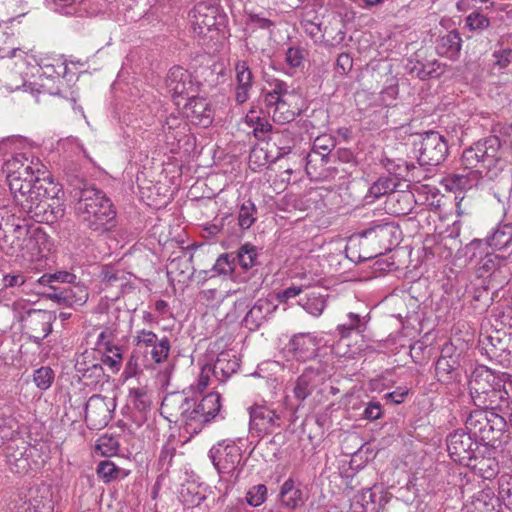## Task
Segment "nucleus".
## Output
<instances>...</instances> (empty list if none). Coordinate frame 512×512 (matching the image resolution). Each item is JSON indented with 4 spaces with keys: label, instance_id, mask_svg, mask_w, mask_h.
Wrapping results in <instances>:
<instances>
[{
    "label": "nucleus",
    "instance_id": "obj_45",
    "mask_svg": "<svg viewBox=\"0 0 512 512\" xmlns=\"http://www.w3.org/2000/svg\"><path fill=\"white\" fill-rule=\"evenodd\" d=\"M444 70V65L437 60L426 63L417 62L410 68V72L422 80L437 78L444 73Z\"/></svg>",
    "mask_w": 512,
    "mask_h": 512
},
{
    "label": "nucleus",
    "instance_id": "obj_33",
    "mask_svg": "<svg viewBox=\"0 0 512 512\" xmlns=\"http://www.w3.org/2000/svg\"><path fill=\"white\" fill-rule=\"evenodd\" d=\"M459 362L456 356L441 355L435 363V373L439 382L449 384L458 378Z\"/></svg>",
    "mask_w": 512,
    "mask_h": 512
},
{
    "label": "nucleus",
    "instance_id": "obj_49",
    "mask_svg": "<svg viewBox=\"0 0 512 512\" xmlns=\"http://www.w3.org/2000/svg\"><path fill=\"white\" fill-rule=\"evenodd\" d=\"M102 356L98 358L102 364L107 365L112 372L116 373L120 370L123 362L122 348L118 345H111L101 351Z\"/></svg>",
    "mask_w": 512,
    "mask_h": 512
},
{
    "label": "nucleus",
    "instance_id": "obj_25",
    "mask_svg": "<svg viewBox=\"0 0 512 512\" xmlns=\"http://www.w3.org/2000/svg\"><path fill=\"white\" fill-rule=\"evenodd\" d=\"M29 450L24 441H20V445L12 441L5 446L6 462L12 472L25 474L31 469L29 456L27 454Z\"/></svg>",
    "mask_w": 512,
    "mask_h": 512
},
{
    "label": "nucleus",
    "instance_id": "obj_1",
    "mask_svg": "<svg viewBox=\"0 0 512 512\" xmlns=\"http://www.w3.org/2000/svg\"><path fill=\"white\" fill-rule=\"evenodd\" d=\"M44 165L36 159L34 169H27L19 174V182L27 184V188L22 187L20 190H10L13 194L14 202L21 208L23 213L38 222H53L63 216L64 210L58 206L53 208L48 203L51 197L48 188L45 186L47 177L45 175Z\"/></svg>",
    "mask_w": 512,
    "mask_h": 512
},
{
    "label": "nucleus",
    "instance_id": "obj_42",
    "mask_svg": "<svg viewBox=\"0 0 512 512\" xmlns=\"http://www.w3.org/2000/svg\"><path fill=\"white\" fill-rule=\"evenodd\" d=\"M148 361L145 351L134 348L125 365V369L123 371L124 377L128 379L139 375L142 373L143 369L150 366Z\"/></svg>",
    "mask_w": 512,
    "mask_h": 512
},
{
    "label": "nucleus",
    "instance_id": "obj_24",
    "mask_svg": "<svg viewBox=\"0 0 512 512\" xmlns=\"http://www.w3.org/2000/svg\"><path fill=\"white\" fill-rule=\"evenodd\" d=\"M288 352L299 361H307L316 356L318 341L310 333H299L294 335L287 345Z\"/></svg>",
    "mask_w": 512,
    "mask_h": 512
},
{
    "label": "nucleus",
    "instance_id": "obj_4",
    "mask_svg": "<svg viewBox=\"0 0 512 512\" xmlns=\"http://www.w3.org/2000/svg\"><path fill=\"white\" fill-rule=\"evenodd\" d=\"M500 148L501 141L496 136L480 140L463 151L462 165L479 174L489 171L500 160Z\"/></svg>",
    "mask_w": 512,
    "mask_h": 512
},
{
    "label": "nucleus",
    "instance_id": "obj_12",
    "mask_svg": "<svg viewBox=\"0 0 512 512\" xmlns=\"http://www.w3.org/2000/svg\"><path fill=\"white\" fill-rule=\"evenodd\" d=\"M115 408L114 398L100 394L92 395L85 405V421L87 426L90 429L96 430L106 427L112 419Z\"/></svg>",
    "mask_w": 512,
    "mask_h": 512
},
{
    "label": "nucleus",
    "instance_id": "obj_13",
    "mask_svg": "<svg viewBox=\"0 0 512 512\" xmlns=\"http://www.w3.org/2000/svg\"><path fill=\"white\" fill-rule=\"evenodd\" d=\"M447 451L451 459L463 465H471L478 441L464 430L450 433L446 439Z\"/></svg>",
    "mask_w": 512,
    "mask_h": 512
},
{
    "label": "nucleus",
    "instance_id": "obj_50",
    "mask_svg": "<svg viewBox=\"0 0 512 512\" xmlns=\"http://www.w3.org/2000/svg\"><path fill=\"white\" fill-rule=\"evenodd\" d=\"M298 303L307 313L314 317H319L326 307L325 298L314 292L308 294L305 298H301Z\"/></svg>",
    "mask_w": 512,
    "mask_h": 512
},
{
    "label": "nucleus",
    "instance_id": "obj_30",
    "mask_svg": "<svg viewBox=\"0 0 512 512\" xmlns=\"http://www.w3.org/2000/svg\"><path fill=\"white\" fill-rule=\"evenodd\" d=\"M239 359L230 352H221L212 368H208V372L212 371L214 377L220 382L226 381L239 369Z\"/></svg>",
    "mask_w": 512,
    "mask_h": 512
},
{
    "label": "nucleus",
    "instance_id": "obj_22",
    "mask_svg": "<svg viewBox=\"0 0 512 512\" xmlns=\"http://www.w3.org/2000/svg\"><path fill=\"white\" fill-rule=\"evenodd\" d=\"M36 159L26 153H17L11 159L6 161L4 171L7 174V182L10 190H20L27 188V184L19 182V174L27 169H34Z\"/></svg>",
    "mask_w": 512,
    "mask_h": 512
},
{
    "label": "nucleus",
    "instance_id": "obj_34",
    "mask_svg": "<svg viewBox=\"0 0 512 512\" xmlns=\"http://www.w3.org/2000/svg\"><path fill=\"white\" fill-rule=\"evenodd\" d=\"M386 503L383 493L372 488L364 489L356 496V504L361 506L362 512H380Z\"/></svg>",
    "mask_w": 512,
    "mask_h": 512
},
{
    "label": "nucleus",
    "instance_id": "obj_20",
    "mask_svg": "<svg viewBox=\"0 0 512 512\" xmlns=\"http://www.w3.org/2000/svg\"><path fill=\"white\" fill-rule=\"evenodd\" d=\"M75 370L86 386L97 385L106 379L103 364L94 352L85 351L75 363Z\"/></svg>",
    "mask_w": 512,
    "mask_h": 512
},
{
    "label": "nucleus",
    "instance_id": "obj_54",
    "mask_svg": "<svg viewBox=\"0 0 512 512\" xmlns=\"http://www.w3.org/2000/svg\"><path fill=\"white\" fill-rule=\"evenodd\" d=\"M504 260L505 257H500L493 253L485 254L484 258L476 265L479 276L491 275L500 267Z\"/></svg>",
    "mask_w": 512,
    "mask_h": 512
},
{
    "label": "nucleus",
    "instance_id": "obj_3",
    "mask_svg": "<svg viewBox=\"0 0 512 512\" xmlns=\"http://www.w3.org/2000/svg\"><path fill=\"white\" fill-rule=\"evenodd\" d=\"M194 38L203 44L218 40L224 35L227 16L220 7L210 1H200L189 12Z\"/></svg>",
    "mask_w": 512,
    "mask_h": 512
},
{
    "label": "nucleus",
    "instance_id": "obj_28",
    "mask_svg": "<svg viewBox=\"0 0 512 512\" xmlns=\"http://www.w3.org/2000/svg\"><path fill=\"white\" fill-rule=\"evenodd\" d=\"M277 309L267 298L258 299L246 313L243 323L251 331L257 330Z\"/></svg>",
    "mask_w": 512,
    "mask_h": 512
},
{
    "label": "nucleus",
    "instance_id": "obj_14",
    "mask_svg": "<svg viewBox=\"0 0 512 512\" xmlns=\"http://www.w3.org/2000/svg\"><path fill=\"white\" fill-rule=\"evenodd\" d=\"M335 147L334 139L329 135L317 137L311 151L306 156L305 170L311 178H319L325 171L329 155Z\"/></svg>",
    "mask_w": 512,
    "mask_h": 512
},
{
    "label": "nucleus",
    "instance_id": "obj_5",
    "mask_svg": "<svg viewBox=\"0 0 512 512\" xmlns=\"http://www.w3.org/2000/svg\"><path fill=\"white\" fill-rule=\"evenodd\" d=\"M401 231L394 222L375 223L359 232L363 246H370L372 252L363 259L377 257L392 250L399 243Z\"/></svg>",
    "mask_w": 512,
    "mask_h": 512
},
{
    "label": "nucleus",
    "instance_id": "obj_64",
    "mask_svg": "<svg viewBox=\"0 0 512 512\" xmlns=\"http://www.w3.org/2000/svg\"><path fill=\"white\" fill-rule=\"evenodd\" d=\"M235 261L236 258L232 254H222L213 268L218 274L228 275L234 271Z\"/></svg>",
    "mask_w": 512,
    "mask_h": 512
},
{
    "label": "nucleus",
    "instance_id": "obj_16",
    "mask_svg": "<svg viewBox=\"0 0 512 512\" xmlns=\"http://www.w3.org/2000/svg\"><path fill=\"white\" fill-rule=\"evenodd\" d=\"M190 397L183 392L167 394L160 407V413L169 422L180 423L188 428Z\"/></svg>",
    "mask_w": 512,
    "mask_h": 512
},
{
    "label": "nucleus",
    "instance_id": "obj_55",
    "mask_svg": "<svg viewBox=\"0 0 512 512\" xmlns=\"http://www.w3.org/2000/svg\"><path fill=\"white\" fill-rule=\"evenodd\" d=\"M133 341L135 348L145 351V355L147 356L148 349L155 346V344H158L160 342V338L153 331L142 329L136 332Z\"/></svg>",
    "mask_w": 512,
    "mask_h": 512
},
{
    "label": "nucleus",
    "instance_id": "obj_36",
    "mask_svg": "<svg viewBox=\"0 0 512 512\" xmlns=\"http://www.w3.org/2000/svg\"><path fill=\"white\" fill-rule=\"evenodd\" d=\"M398 186V179L392 175L380 176L369 188L365 198L373 202L380 197L395 191Z\"/></svg>",
    "mask_w": 512,
    "mask_h": 512
},
{
    "label": "nucleus",
    "instance_id": "obj_37",
    "mask_svg": "<svg viewBox=\"0 0 512 512\" xmlns=\"http://www.w3.org/2000/svg\"><path fill=\"white\" fill-rule=\"evenodd\" d=\"M466 466L470 467L476 475L486 480L495 478L499 473L498 461L493 457H476L474 455L471 465Z\"/></svg>",
    "mask_w": 512,
    "mask_h": 512
},
{
    "label": "nucleus",
    "instance_id": "obj_48",
    "mask_svg": "<svg viewBox=\"0 0 512 512\" xmlns=\"http://www.w3.org/2000/svg\"><path fill=\"white\" fill-rule=\"evenodd\" d=\"M17 431V421L13 416L11 406L0 407V435L7 440H12Z\"/></svg>",
    "mask_w": 512,
    "mask_h": 512
},
{
    "label": "nucleus",
    "instance_id": "obj_53",
    "mask_svg": "<svg viewBox=\"0 0 512 512\" xmlns=\"http://www.w3.org/2000/svg\"><path fill=\"white\" fill-rule=\"evenodd\" d=\"M490 24V19L480 10H474L465 18V27L472 32L482 33Z\"/></svg>",
    "mask_w": 512,
    "mask_h": 512
},
{
    "label": "nucleus",
    "instance_id": "obj_19",
    "mask_svg": "<svg viewBox=\"0 0 512 512\" xmlns=\"http://www.w3.org/2000/svg\"><path fill=\"white\" fill-rule=\"evenodd\" d=\"M167 91L176 100L188 98L197 92L191 73L180 66L172 67L165 79Z\"/></svg>",
    "mask_w": 512,
    "mask_h": 512
},
{
    "label": "nucleus",
    "instance_id": "obj_38",
    "mask_svg": "<svg viewBox=\"0 0 512 512\" xmlns=\"http://www.w3.org/2000/svg\"><path fill=\"white\" fill-rule=\"evenodd\" d=\"M369 321V315L360 316L359 314L350 312L347 314L346 322L339 324L336 328L341 339L348 338L353 332L362 334Z\"/></svg>",
    "mask_w": 512,
    "mask_h": 512
},
{
    "label": "nucleus",
    "instance_id": "obj_18",
    "mask_svg": "<svg viewBox=\"0 0 512 512\" xmlns=\"http://www.w3.org/2000/svg\"><path fill=\"white\" fill-rule=\"evenodd\" d=\"M234 100L238 105L246 103L251 96L255 76L245 60H236L233 64Z\"/></svg>",
    "mask_w": 512,
    "mask_h": 512
},
{
    "label": "nucleus",
    "instance_id": "obj_39",
    "mask_svg": "<svg viewBox=\"0 0 512 512\" xmlns=\"http://www.w3.org/2000/svg\"><path fill=\"white\" fill-rule=\"evenodd\" d=\"M479 352L489 360L498 361L507 350L505 342L499 336L487 335L480 340Z\"/></svg>",
    "mask_w": 512,
    "mask_h": 512
},
{
    "label": "nucleus",
    "instance_id": "obj_43",
    "mask_svg": "<svg viewBox=\"0 0 512 512\" xmlns=\"http://www.w3.org/2000/svg\"><path fill=\"white\" fill-rule=\"evenodd\" d=\"M96 473L104 483L121 480L129 475V471L116 466L110 460H103L97 465Z\"/></svg>",
    "mask_w": 512,
    "mask_h": 512
},
{
    "label": "nucleus",
    "instance_id": "obj_21",
    "mask_svg": "<svg viewBox=\"0 0 512 512\" xmlns=\"http://www.w3.org/2000/svg\"><path fill=\"white\" fill-rule=\"evenodd\" d=\"M28 233V225L11 221L4 223L3 232H0V248L11 257L21 253L20 241Z\"/></svg>",
    "mask_w": 512,
    "mask_h": 512
},
{
    "label": "nucleus",
    "instance_id": "obj_44",
    "mask_svg": "<svg viewBox=\"0 0 512 512\" xmlns=\"http://www.w3.org/2000/svg\"><path fill=\"white\" fill-rule=\"evenodd\" d=\"M292 97H287L283 101L274 107L271 111L272 118L275 122L284 124L289 123L300 114V109L297 106H293L291 102Z\"/></svg>",
    "mask_w": 512,
    "mask_h": 512
},
{
    "label": "nucleus",
    "instance_id": "obj_29",
    "mask_svg": "<svg viewBox=\"0 0 512 512\" xmlns=\"http://www.w3.org/2000/svg\"><path fill=\"white\" fill-rule=\"evenodd\" d=\"M89 297L87 288L84 285H73L59 292L50 295V298L68 307L83 306Z\"/></svg>",
    "mask_w": 512,
    "mask_h": 512
},
{
    "label": "nucleus",
    "instance_id": "obj_26",
    "mask_svg": "<svg viewBox=\"0 0 512 512\" xmlns=\"http://www.w3.org/2000/svg\"><path fill=\"white\" fill-rule=\"evenodd\" d=\"M25 236L26 247H20L21 253L16 257L29 262L38 260L46 248V234L40 227L28 226V233Z\"/></svg>",
    "mask_w": 512,
    "mask_h": 512
},
{
    "label": "nucleus",
    "instance_id": "obj_35",
    "mask_svg": "<svg viewBox=\"0 0 512 512\" xmlns=\"http://www.w3.org/2000/svg\"><path fill=\"white\" fill-rule=\"evenodd\" d=\"M279 500L288 509H296L304 504L303 492L292 478L282 484Z\"/></svg>",
    "mask_w": 512,
    "mask_h": 512
},
{
    "label": "nucleus",
    "instance_id": "obj_60",
    "mask_svg": "<svg viewBox=\"0 0 512 512\" xmlns=\"http://www.w3.org/2000/svg\"><path fill=\"white\" fill-rule=\"evenodd\" d=\"M267 497V488L264 484L252 486L246 493V502L252 507L263 504Z\"/></svg>",
    "mask_w": 512,
    "mask_h": 512
},
{
    "label": "nucleus",
    "instance_id": "obj_32",
    "mask_svg": "<svg viewBox=\"0 0 512 512\" xmlns=\"http://www.w3.org/2000/svg\"><path fill=\"white\" fill-rule=\"evenodd\" d=\"M486 242L494 250L512 254V222L499 224L493 233L487 237Z\"/></svg>",
    "mask_w": 512,
    "mask_h": 512
},
{
    "label": "nucleus",
    "instance_id": "obj_40",
    "mask_svg": "<svg viewBox=\"0 0 512 512\" xmlns=\"http://www.w3.org/2000/svg\"><path fill=\"white\" fill-rule=\"evenodd\" d=\"M270 141L277 149L276 158H281L291 152L296 144V137L291 130L283 129L272 132Z\"/></svg>",
    "mask_w": 512,
    "mask_h": 512
},
{
    "label": "nucleus",
    "instance_id": "obj_11",
    "mask_svg": "<svg viewBox=\"0 0 512 512\" xmlns=\"http://www.w3.org/2000/svg\"><path fill=\"white\" fill-rule=\"evenodd\" d=\"M472 400L478 409L493 411L501 410L502 405L508 403L507 393L502 386L485 388L481 385L478 376H474L469 383Z\"/></svg>",
    "mask_w": 512,
    "mask_h": 512
},
{
    "label": "nucleus",
    "instance_id": "obj_15",
    "mask_svg": "<svg viewBox=\"0 0 512 512\" xmlns=\"http://www.w3.org/2000/svg\"><path fill=\"white\" fill-rule=\"evenodd\" d=\"M249 416V431L257 437L272 434L282 423L280 414L266 405L251 406Z\"/></svg>",
    "mask_w": 512,
    "mask_h": 512
},
{
    "label": "nucleus",
    "instance_id": "obj_7",
    "mask_svg": "<svg viewBox=\"0 0 512 512\" xmlns=\"http://www.w3.org/2000/svg\"><path fill=\"white\" fill-rule=\"evenodd\" d=\"M506 426L505 419L493 411L475 409L466 418L465 427L477 440L493 442L497 440Z\"/></svg>",
    "mask_w": 512,
    "mask_h": 512
},
{
    "label": "nucleus",
    "instance_id": "obj_59",
    "mask_svg": "<svg viewBox=\"0 0 512 512\" xmlns=\"http://www.w3.org/2000/svg\"><path fill=\"white\" fill-rule=\"evenodd\" d=\"M129 396L138 411L145 412L150 408L151 400L145 388L130 389Z\"/></svg>",
    "mask_w": 512,
    "mask_h": 512
},
{
    "label": "nucleus",
    "instance_id": "obj_23",
    "mask_svg": "<svg viewBox=\"0 0 512 512\" xmlns=\"http://www.w3.org/2000/svg\"><path fill=\"white\" fill-rule=\"evenodd\" d=\"M187 99L184 104L185 117L195 125L208 127L213 121V112L207 100L194 94Z\"/></svg>",
    "mask_w": 512,
    "mask_h": 512
},
{
    "label": "nucleus",
    "instance_id": "obj_41",
    "mask_svg": "<svg viewBox=\"0 0 512 512\" xmlns=\"http://www.w3.org/2000/svg\"><path fill=\"white\" fill-rule=\"evenodd\" d=\"M102 281L107 286L119 288L122 292H126L131 289L128 274L125 271L117 269L113 266H105L103 268Z\"/></svg>",
    "mask_w": 512,
    "mask_h": 512
},
{
    "label": "nucleus",
    "instance_id": "obj_6",
    "mask_svg": "<svg viewBox=\"0 0 512 512\" xmlns=\"http://www.w3.org/2000/svg\"><path fill=\"white\" fill-rule=\"evenodd\" d=\"M209 456L218 473L226 482V488L234 486L241 472V448L235 443H219L210 450Z\"/></svg>",
    "mask_w": 512,
    "mask_h": 512
},
{
    "label": "nucleus",
    "instance_id": "obj_63",
    "mask_svg": "<svg viewBox=\"0 0 512 512\" xmlns=\"http://www.w3.org/2000/svg\"><path fill=\"white\" fill-rule=\"evenodd\" d=\"M76 275L68 271H56L55 273L44 274L40 282L43 284H50L52 282L73 284L76 281Z\"/></svg>",
    "mask_w": 512,
    "mask_h": 512
},
{
    "label": "nucleus",
    "instance_id": "obj_57",
    "mask_svg": "<svg viewBox=\"0 0 512 512\" xmlns=\"http://www.w3.org/2000/svg\"><path fill=\"white\" fill-rule=\"evenodd\" d=\"M150 349L151 360L156 364H161L166 361L169 356L171 349L170 340L164 336L160 338L158 344H155V346H152Z\"/></svg>",
    "mask_w": 512,
    "mask_h": 512
},
{
    "label": "nucleus",
    "instance_id": "obj_9",
    "mask_svg": "<svg viewBox=\"0 0 512 512\" xmlns=\"http://www.w3.org/2000/svg\"><path fill=\"white\" fill-rule=\"evenodd\" d=\"M217 416L221 415V396L213 392L202 397L200 401L190 398V409L188 415V427H193V431L201 430L204 424L211 422Z\"/></svg>",
    "mask_w": 512,
    "mask_h": 512
},
{
    "label": "nucleus",
    "instance_id": "obj_51",
    "mask_svg": "<svg viewBox=\"0 0 512 512\" xmlns=\"http://www.w3.org/2000/svg\"><path fill=\"white\" fill-rule=\"evenodd\" d=\"M234 257L241 268L248 270L257 265V248L250 243H246L239 248L237 255Z\"/></svg>",
    "mask_w": 512,
    "mask_h": 512
},
{
    "label": "nucleus",
    "instance_id": "obj_58",
    "mask_svg": "<svg viewBox=\"0 0 512 512\" xmlns=\"http://www.w3.org/2000/svg\"><path fill=\"white\" fill-rule=\"evenodd\" d=\"M54 377V371L50 367L42 366L34 371L33 381L39 389L47 390L52 385Z\"/></svg>",
    "mask_w": 512,
    "mask_h": 512
},
{
    "label": "nucleus",
    "instance_id": "obj_27",
    "mask_svg": "<svg viewBox=\"0 0 512 512\" xmlns=\"http://www.w3.org/2000/svg\"><path fill=\"white\" fill-rule=\"evenodd\" d=\"M319 373L312 368H306L297 377L292 387V396L298 402L297 408L308 399L318 387Z\"/></svg>",
    "mask_w": 512,
    "mask_h": 512
},
{
    "label": "nucleus",
    "instance_id": "obj_62",
    "mask_svg": "<svg viewBox=\"0 0 512 512\" xmlns=\"http://www.w3.org/2000/svg\"><path fill=\"white\" fill-rule=\"evenodd\" d=\"M306 56V51L299 46H292L286 50L285 62L291 68L302 66Z\"/></svg>",
    "mask_w": 512,
    "mask_h": 512
},
{
    "label": "nucleus",
    "instance_id": "obj_56",
    "mask_svg": "<svg viewBox=\"0 0 512 512\" xmlns=\"http://www.w3.org/2000/svg\"><path fill=\"white\" fill-rule=\"evenodd\" d=\"M486 246H488L486 241L475 239L465 247V254L470 264L477 265L485 254H489L486 252Z\"/></svg>",
    "mask_w": 512,
    "mask_h": 512
},
{
    "label": "nucleus",
    "instance_id": "obj_31",
    "mask_svg": "<svg viewBox=\"0 0 512 512\" xmlns=\"http://www.w3.org/2000/svg\"><path fill=\"white\" fill-rule=\"evenodd\" d=\"M462 47V38L457 30L439 36L436 40V52L449 59H457Z\"/></svg>",
    "mask_w": 512,
    "mask_h": 512
},
{
    "label": "nucleus",
    "instance_id": "obj_10",
    "mask_svg": "<svg viewBox=\"0 0 512 512\" xmlns=\"http://www.w3.org/2000/svg\"><path fill=\"white\" fill-rule=\"evenodd\" d=\"M56 318L53 311L29 309L21 315L20 322L29 335V340L40 345L52 332V325Z\"/></svg>",
    "mask_w": 512,
    "mask_h": 512
},
{
    "label": "nucleus",
    "instance_id": "obj_2",
    "mask_svg": "<svg viewBox=\"0 0 512 512\" xmlns=\"http://www.w3.org/2000/svg\"><path fill=\"white\" fill-rule=\"evenodd\" d=\"M76 201L74 209L80 221L93 231H106L116 212L109 198L94 186L80 182L71 190Z\"/></svg>",
    "mask_w": 512,
    "mask_h": 512
},
{
    "label": "nucleus",
    "instance_id": "obj_47",
    "mask_svg": "<svg viewBox=\"0 0 512 512\" xmlns=\"http://www.w3.org/2000/svg\"><path fill=\"white\" fill-rule=\"evenodd\" d=\"M238 226L241 230L249 229L257 220V208L251 199L241 202L238 209Z\"/></svg>",
    "mask_w": 512,
    "mask_h": 512
},
{
    "label": "nucleus",
    "instance_id": "obj_61",
    "mask_svg": "<svg viewBox=\"0 0 512 512\" xmlns=\"http://www.w3.org/2000/svg\"><path fill=\"white\" fill-rule=\"evenodd\" d=\"M119 448L118 440L109 435L99 437L96 443V450L103 456H111L116 454Z\"/></svg>",
    "mask_w": 512,
    "mask_h": 512
},
{
    "label": "nucleus",
    "instance_id": "obj_17",
    "mask_svg": "<svg viewBox=\"0 0 512 512\" xmlns=\"http://www.w3.org/2000/svg\"><path fill=\"white\" fill-rule=\"evenodd\" d=\"M162 130L165 137V142L171 146V151L176 148L189 146L190 143V128L185 119L180 113H171L164 121Z\"/></svg>",
    "mask_w": 512,
    "mask_h": 512
},
{
    "label": "nucleus",
    "instance_id": "obj_8",
    "mask_svg": "<svg viewBox=\"0 0 512 512\" xmlns=\"http://www.w3.org/2000/svg\"><path fill=\"white\" fill-rule=\"evenodd\" d=\"M418 161L422 166H437L447 154L448 145L445 138L436 131L425 132L418 143H415Z\"/></svg>",
    "mask_w": 512,
    "mask_h": 512
},
{
    "label": "nucleus",
    "instance_id": "obj_52",
    "mask_svg": "<svg viewBox=\"0 0 512 512\" xmlns=\"http://www.w3.org/2000/svg\"><path fill=\"white\" fill-rule=\"evenodd\" d=\"M481 174L470 170L467 174H452L447 178L451 188L466 190L472 188Z\"/></svg>",
    "mask_w": 512,
    "mask_h": 512
},
{
    "label": "nucleus",
    "instance_id": "obj_46",
    "mask_svg": "<svg viewBox=\"0 0 512 512\" xmlns=\"http://www.w3.org/2000/svg\"><path fill=\"white\" fill-rule=\"evenodd\" d=\"M179 499L188 508L198 506L205 499L199 486L194 482H187L181 485Z\"/></svg>",
    "mask_w": 512,
    "mask_h": 512
}]
</instances>
